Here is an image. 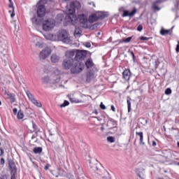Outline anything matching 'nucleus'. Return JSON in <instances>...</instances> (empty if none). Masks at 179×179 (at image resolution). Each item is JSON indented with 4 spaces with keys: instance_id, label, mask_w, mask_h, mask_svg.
Here are the masks:
<instances>
[{
    "instance_id": "6e6552de",
    "label": "nucleus",
    "mask_w": 179,
    "mask_h": 179,
    "mask_svg": "<svg viewBox=\"0 0 179 179\" xmlns=\"http://www.w3.org/2000/svg\"><path fill=\"white\" fill-rule=\"evenodd\" d=\"M104 17H106V15H104L103 13H97L90 16L89 22L90 23H94V22H97L99 19H104Z\"/></svg>"
},
{
    "instance_id": "f704fd0d",
    "label": "nucleus",
    "mask_w": 179,
    "mask_h": 179,
    "mask_svg": "<svg viewBox=\"0 0 179 179\" xmlns=\"http://www.w3.org/2000/svg\"><path fill=\"white\" fill-rule=\"evenodd\" d=\"M132 40V36H129L123 40V43H129Z\"/></svg>"
},
{
    "instance_id": "72a5a7b5",
    "label": "nucleus",
    "mask_w": 179,
    "mask_h": 179,
    "mask_svg": "<svg viewBox=\"0 0 179 179\" xmlns=\"http://www.w3.org/2000/svg\"><path fill=\"white\" fill-rule=\"evenodd\" d=\"M33 128L35 130L36 135H38V132H40V130H37V125L36 124H33Z\"/></svg>"
},
{
    "instance_id": "a878e982",
    "label": "nucleus",
    "mask_w": 179,
    "mask_h": 179,
    "mask_svg": "<svg viewBox=\"0 0 179 179\" xmlns=\"http://www.w3.org/2000/svg\"><path fill=\"white\" fill-rule=\"evenodd\" d=\"M94 78V73H93L92 72H89L87 74V82H90V80H92V79Z\"/></svg>"
},
{
    "instance_id": "0eeeda50",
    "label": "nucleus",
    "mask_w": 179,
    "mask_h": 179,
    "mask_svg": "<svg viewBox=\"0 0 179 179\" xmlns=\"http://www.w3.org/2000/svg\"><path fill=\"white\" fill-rule=\"evenodd\" d=\"M83 71L82 65L78 62L74 61V63L71 69V73H80Z\"/></svg>"
},
{
    "instance_id": "3c124183",
    "label": "nucleus",
    "mask_w": 179,
    "mask_h": 179,
    "mask_svg": "<svg viewBox=\"0 0 179 179\" xmlns=\"http://www.w3.org/2000/svg\"><path fill=\"white\" fill-rule=\"evenodd\" d=\"M2 155H3V150L0 148V156H2Z\"/></svg>"
},
{
    "instance_id": "a211bd4d",
    "label": "nucleus",
    "mask_w": 179,
    "mask_h": 179,
    "mask_svg": "<svg viewBox=\"0 0 179 179\" xmlns=\"http://www.w3.org/2000/svg\"><path fill=\"white\" fill-rule=\"evenodd\" d=\"M173 29H174V27H172V28L171 29H162L160 31V34L162 36H166V34H171V32L173 31Z\"/></svg>"
},
{
    "instance_id": "dca6fc26",
    "label": "nucleus",
    "mask_w": 179,
    "mask_h": 179,
    "mask_svg": "<svg viewBox=\"0 0 179 179\" xmlns=\"http://www.w3.org/2000/svg\"><path fill=\"white\" fill-rule=\"evenodd\" d=\"M123 79L125 80H129L131 78V71L129 69H125L122 73Z\"/></svg>"
},
{
    "instance_id": "4d7b16f0",
    "label": "nucleus",
    "mask_w": 179,
    "mask_h": 179,
    "mask_svg": "<svg viewBox=\"0 0 179 179\" xmlns=\"http://www.w3.org/2000/svg\"><path fill=\"white\" fill-rule=\"evenodd\" d=\"M10 179H16V177H15V175H12Z\"/></svg>"
},
{
    "instance_id": "1a4fd4ad",
    "label": "nucleus",
    "mask_w": 179,
    "mask_h": 179,
    "mask_svg": "<svg viewBox=\"0 0 179 179\" xmlns=\"http://www.w3.org/2000/svg\"><path fill=\"white\" fill-rule=\"evenodd\" d=\"M59 80H60L59 76L55 77V78H53V79L50 78V77H48V76H45L43 78H42V82L45 85H47L48 83L54 85L55 83H58V82H59Z\"/></svg>"
},
{
    "instance_id": "e2e57ef3",
    "label": "nucleus",
    "mask_w": 179,
    "mask_h": 179,
    "mask_svg": "<svg viewBox=\"0 0 179 179\" xmlns=\"http://www.w3.org/2000/svg\"><path fill=\"white\" fill-rule=\"evenodd\" d=\"M178 148H179V142L177 143Z\"/></svg>"
},
{
    "instance_id": "8fccbe9b",
    "label": "nucleus",
    "mask_w": 179,
    "mask_h": 179,
    "mask_svg": "<svg viewBox=\"0 0 179 179\" xmlns=\"http://www.w3.org/2000/svg\"><path fill=\"white\" fill-rule=\"evenodd\" d=\"M110 108H111L112 111L115 112V108L114 107V106L112 105Z\"/></svg>"
},
{
    "instance_id": "e433bc0d",
    "label": "nucleus",
    "mask_w": 179,
    "mask_h": 179,
    "mask_svg": "<svg viewBox=\"0 0 179 179\" xmlns=\"http://www.w3.org/2000/svg\"><path fill=\"white\" fill-rule=\"evenodd\" d=\"M165 94H171V89L167 88V89L165 90Z\"/></svg>"
},
{
    "instance_id": "9d476101",
    "label": "nucleus",
    "mask_w": 179,
    "mask_h": 179,
    "mask_svg": "<svg viewBox=\"0 0 179 179\" xmlns=\"http://www.w3.org/2000/svg\"><path fill=\"white\" fill-rule=\"evenodd\" d=\"M75 62L74 59H64L63 62H62V66L64 69H71L72 66H73V64Z\"/></svg>"
},
{
    "instance_id": "09e8293b",
    "label": "nucleus",
    "mask_w": 179,
    "mask_h": 179,
    "mask_svg": "<svg viewBox=\"0 0 179 179\" xmlns=\"http://www.w3.org/2000/svg\"><path fill=\"white\" fill-rule=\"evenodd\" d=\"M89 5H92V6H94V8H96V4L94 3V2H91V3H88Z\"/></svg>"
},
{
    "instance_id": "49530a36",
    "label": "nucleus",
    "mask_w": 179,
    "mask_h": 179,
    "mask_svg": "<svg viewBox=\"0 0 179 179\" xmlns=\"http://www.w3.org/2000/svg\"><path fill=\"white\" fill-rule=\"evenodd\" d=\"M108 124H113V125H116V124H117V123L115 122V121H113V120H110V121L108 122Z\"/></svg>"
},
{
    "instance_id": "f257e3e1",
    "label": "nucleus",
    "mask_w": 179,
    "mask_h": 179,
    "mask_svg": "<svg viewBox=\"0 0 179 179\" xmlns=\"http://www.w3.org/2000/svg\"><path fill=\"white\" fill-rule=\"evenodd\" d=\"M80 3L78 1H72L70 4V8L66 10V13L68 15L66 17V22L70 23V24H77L80 27L83 29H87L89 26L87 24L89 21L87 20V16L85 15H80L78 17L73 15L76 10L80 9Z\"/></svg>"
},
{
    "instance_id": "aec40b11",
    "label": "nucleus",
    "mask_w": 179,
    "mask_h": 179,
    "mask_svg": "<svg viewBox=\"0 0 179 179\" xmlns=\"http://www.w3.org/2000/svg\"><path fill=\"white\" fill-rule=\"evenodd\" d=\"M136 135L137 136H139L140 138V145H145V142H143V132L142 131H140V132H138L136 131Z\"/></svg>"
},
{
    "instance_id": "473e14b6",
    "label": "nucleus",
    "mask_w": 179,
    "mask_h": 179,
    "mask_svg": "<svg viewBox=\"0 0 179 179\" xmlns=\"http://www.w3.org/2000/svg\"><path fill=\"white\" fill-rule=\"evenodd\" d=\"M66 106H69V101H64V102L60 105V107L62 108L64 107H66Z\"/></svg>"
},
{
    "instance_id": "bb28decb",
    "label": "nucleus",
    "mask_w": 179,
    "mask_h": 179,
    "mask_svg": "<svg viewBox=\"0 0 179 179\" xmlns=\"http://www.w3.org/2000/svg\"><path fill=\"white\" fill-rule=\"evenodd\" d=\"M34 153H35V155H40V153H41V152H43V148L41 147H36L34 148Z\"/></svg>"
},
{
    "instance_id": "c03bdc74",
    "label": "nucleus",
    "mask_w": 179,
    "mask_h": 179,
    "mask_svg": "<svg viewBox=\"0 0 179 179\" xmlns=\"http://www.w3.org/2000/svg\"><path fill=\"white\" fill-rule=\"evenodd\" d=\"M176 52H179V41H178V45H176Z\"/></svg>"
},
{
    "instance_id": "7c9ffc66",
    "label": "nucleus",
    "mask_w": 179,
    "mask_h": 179,
    "mask_svg": "<svg viewBox=\"0 0 179 179\" xmlns=\"http://www.w3.org/2000/svg\"><path fill=\"white\" fill-rule=\"evenodd\" d=\"M107 141L110 143H114V142H115V138H114L113 136H108L107 137Z\"/></svg>"
},
{
    "instance_id": "4468645a",
    "label": "nucleus",
    "mask_w": 179,
    "mask_h": 179,
    "mask_svg": "<svg viewBox=\"0 0 179 179\" xmlns=\"http://www.w3.org/2000/svg\"><path fill=\"white\" fill-rule=\"evenodd\" d=\"M135 13H136V8H134L131 12H129V10H124L122 17H127V16H129V17H132V16L135 15Z\"/></svg>"
},
{
    "instance_id": "69168bd1",
    "label": "nucleus",
    "mask_w": 179,
    "mask_h": 179,
    "mask_svg": "<svg viewBox=\"0 0 179 179\" xmlns=\"http://www.w3.org/2000/svg\"><path fill=\"white\" fill-rule=\"evenodd\" d=\"M145 123L148 124V120H145Z\"/></svg>"
},
{
    "instance_id": "39448f33",
    "label": "nucleus",
    "mask_w": 179,
    "mask_h": 179,
    "mask_svg": "<svg viewBox=\"0 0 179 179\" xmlns=\"http://www.w3.org/2000/svg\"><path fill=\"white\" fill-rule=\"evenodd\" d=\"M47 2V0H41L38 4V8L36 10V15L38 17H43V16H45V6L43 3H45Z\"/></svg>"
},
{
    "instance_id": "4be33fe9",
    "label": "nucleus",
    "mask_w": 179,
    "mask_h": 179,
    "mask_svg": "<svg viewBox=\"0 0 179 179\" xmlns=\"http://www.w3.org/2000/svg\"><path fill=\"white\" fill-rule=\"evenodd\" d=\"M74 26H76L74 36H80V34H82V29H80V27L76 24Z\"/></svg>"
},
{
    "instance_id": "603ef678",
    "label": "nucleus",
    "mask_w": 179,
    "mask_h": 179,
    "mask_svg": "<svg viewBox=\"0 0 179 179\" xmlns=\"http://www.w3.org/2000/svg\"><path fill=\"white\" fill-rule=\"evenodd\" d=\"M131 55H132L133 59L135 58V55L134 54V52H131Z\"/></svg>"
},
{
    "instance_id": "412c9836",
    "label": "nucleus",
    "mask_w": 179,
    "mask_h": 179,
    "mask_svg": "<svg viewBox=\"0 0 179 179\" xmlns=\"http://www.w3.org/2000/svg\"><path fill=\"white\" fill-rule=\"evenodd\" d=\"M50 59L53 64H57V62L59 61V57L55 54H53L50 57Z\"/></svg>"
},
{
    "instance_id": "4c0bfd02",
    "label": "nucleus",
    "mask_w": 179,
    "mask_h": 179,
    "mask_svg": "<svg viewBox=\"0 0 179 179\" xmlns=\"http://www.w3.org/2000/svg\"><path fill=\"white\" fill-rule=\"evenodd\" d=\"M137 30L138 31H142V30H143V27L141 24L138 25L137 27Z\"/></svg>"
},
{
    "instance_id": "393cba45",
    "label": "nucleus",
    "mask_w": 179,
    "mask_h": 179,
    "mask_svg": "<svg viewBox=\"0 0 179 179\" xmlns=\"http://www.w3.org/2000/svg\"><path fill=\"white\" fill-rule=\"evenodd\" d=\"M24 117V113H23V110H20L17 113V120H23Z\"/></svg>"
},
{
    "instance_id": "864d4df0",
    "label": "nucleus",
    "mask_w": 179,
    "mask_h": 179,
    "mask_svg": "<svg viewBox=\"0 0 179 179\" xmlns=\"http://www.w3.org/2000/svg\"><path fill=\"white\" fill-rule=\"evenodd\" d=\"M157 143L156 141H152V146H156Z\"/></svg>"
},
{
    "instance_id": "c85d7f7f",
    "label": "nucleus",
    "mask_w": 179,
    "mask_h": 179,
    "mask_svg": "<svg viewBox=\"0 0 179 179\" xmlns=\"http://www.w3.org/2000/svg\"><path fill=\"white\" fill-rule=\"evenodd\" d=\"M26 94H27V96L28 99L32 103H33V101H34V100H36L35 98H34V96H33V94L29 91L27 92Z\"/></svg>"
},
{
    "instance_id": "79ce46f5",
    "label": "nucleus",
    "mask_w": 179,
    "mask_h": 179,
    "mask_svg": "<svg viewBox=\"0 0 179 179\" xmlns=\"http://www.w3.org/2000/svg\"><path fill=\"white\" fill-rule=\"evenodd\" d=\"M57 17H60L59 22H62V20L64 19V16L62 15L59 14Z\"/></svg>"
},
{
    "instance_id": "052dcab7",
    "label": "nucleus",
    "mask_w": 179,
    "mask_h": 179,
    "mask_svg": "<svg viewBox=\"0 0 179 179\" xmlns=\"http://www.w3.org/2000/svg\"><path fill=\"white\" fill-rule=\"evenodd\" d=\"M95 118H96V120H98V121H101V120H100V119H99V117H95Z\"/></svg>"
},
{
    "instance_id": "5701e85b",
    "label": "nucleus",
    "mask_w": 179,
    "mask_h": 179,
    "mask_svg": "<svg viewBox=\"0 0 179 179\" xmlns=\"http://www.w3.org/2000/svg\"><path fill=\"white\" fill-rule=\"evenodd\" d=\"M94 65V64L93 63V60H92L91 59H88L85 62V66H87L88 69L90 68H92V66H93Z\"/></svg>"
},
{
    "instance_id": "ea45409f",
    "label": "nucleus",
    "mask_w": 179,
    "mask_h": 179,
    "mask_svg": "<svg viewBox=\"0 0 179 179\" xmlns=\"http://www.w3.org/2000/svg\"><path fill=\"white\" fill-rule=\"evenodd\" d=\"M100 108H101V110H106V106L103 104L102 102L100 104Z\"/></svg>"
},
{
    "instance_id": "680f3d73",
    "label": "nucleus",
    "mask_w": 179,
    "mask_h": 179,
    "mask_svg": "<svg viewBox=\"0 0 179 179\" xmlns=\"http://www.w3.org/2000/svg\"><path fill=\"white\" fill-rule=\"evenodd\" d=\"M155 62H156V68H157V61H156Z\"/></svg>"
},
{
    "instance_id": "f8f14e48",
    "label": "nucleus",
    "mask_w": 179,
    "mask_h": 179,
    "mask_svg": "<svg viewBox=\"0 0 179 179\" xmlns=\"http://www.w3.org/2000/svg\"><path fill=\"white\" fill-rule=\"evenodd\" d=\"M51 54V48H45L39 55V57L41 59H45V58H48Z\"/></svg>"
},
{
    "instance_id": "20e7f679",
    "label": "nucleus",
    "mask_w": 179,
    "mask_h": 179,
    "mask_svg": "<svg viewBox=\"0 0 179 179\" xmlns=\"http://www.w3.org/2000/svg\"><path fill=\"white\" fill-rule=\"evenodd\" d=\"M55 27V20L52 18L44 20L42 22V29L44 31H51Z\"/></svg>"
},
{
    "instance_id": "b1692460",
    "label": "nucleus",
    "mask_w": 179,
    "mask_h": 179,
    "mask_svg": "<svg viewBox=\"0 0 179 179\" xmlns=\"http://www.w3.org/2000/svg\"><path fill=\"white\" fill-rule=\"evenodd\" d=\"M157 3H162V0H157L153 3L152 8L155 10H160V8H159Z\"/></svg>"
},
{
    "instance_id": "58836bf2",
    "label": "nucleus",
    "mask_w": 179,
    "mask_h": 179,
    "mask_svg": "<svg viewBox=\"0 0 179 179\" xmlns=\"http://www.w3.org/2000/svg\"><path fill=\"white\" fill-rule=\"evenodd\" d=\"M85 45L87 47V48H90L92 47V45L89 42L85 43Z\"/></svg>"
},
{
    "instance_id": "de8ad7c7",
    "label": "nucleus",
    "mask_w": 179,
    "mask_h": 179,
    "mask_svg": "<svg viewBox=\"0 0 179 179\" xmlns=\"http://www.w3.org/2000/svg\"><path fill=\"white\" fill-rule=\"evenodd\" d=\"M9 8H13V12H14L15 8H13V2L10 3Z\"/></svg>"
},
{
    "instance_id": "ddd939ff",
    "label": "nucleus",
    "mask_w": 179,
    "mask_h": 179,
    "mask_svg": "<svg viewBox=\"0 0 179 179\" xmlns=\"http://www.w3.org/2000/svg\"><path fill=\"white\" fill-rule=\"evenodd\" d=\"M77 52L78 49L67 50L66 52V58H67L68 59H73V57L76 56Z\"/></svg>"
},
{
    "instance_id": "6e6d98bb",
    "label": "nucleus",
    "mask_w": 179,
    "mask_h": 179,
    "mask_svg": "<svg viewBox=\"0 0 179 179\" xmlns=\"http://www.w3.org/2000/svg\"><path fill=\"white\" fill-rule=\"evenodd\" d=\"M94 113L96 114V115H97V114H99V112L97 111V110H95L94 111Z\"/></svg>"
},
{
    "instance_id": "f03ea898",
    "label": "nucleus",
    "mask_w": 179,
    "mask_h": 179,
    "mask_svg": "<svg viewBox=\"0 0 179 179\" xmlns=\"http://www.w3.org/2000/svg\"><path fill=\"white\" fill-rule=\"evenodd\" d=\"M94 171H96L95 177H97L99 179H111L108 171L103 169H101L97 165L94 166Z\"/></svg>"
},
{
    "instance_id": "338daca9",
    "label": "nucleus",
    "mask_w": 179,
    "mask_h": 179,
    "mask_svg": "<svg viewBox=\"0 0 179 179\" xmlns=\"http://www.w3.org/2000/svg\"><path fill=\"white\" fill-rule=\"evenodd\" d=\"M1 104H2V102H1V101H0V106H1Z\"/></svg>"
},
{
    "instance_id": "c756f323",
    "label": "nucleus",
    "mask_w": 179,
    "mask_h": 179,
    "mask_svg": "<svg viewBox=\"0 0 179 179\" xmlns=\"http://www.w3.org/2000/svg\"><path fill=\"white\" fill-rule=\"evenodd\" d=\"M127 108H128V113H131V98L127 97Z\"/></svg>"
},
{
    "instance_id": "c9c22d12",
    "label": "nucleus",
    "mask_w": 179,
    "mask_h": 179,
    "mask_svg": "<svg viewBox=\"0 0 179 179\" xmlns=\"http://www.w3.org/2000/svg\"><path fill=\"white\" fill-rule=\"evenodd\" d=\"M150 38H148V37H146V36H141V37L140 38V40L144 41H148V40H150Z\"/></svg>"
},
{
    "instance_id": "a18cd8bd",
    "label": "nucleus",
    "mask_w": 179,
    "mask_h": 179,
    "mask_svg": "<svg viewBox=\"0 0 179 179\" xmlns=\"http://www.w3.org/2000/svg\"><path fill=\"white\" fill-rule=\"evenodd\" d=\"M0 164H5V159L1 158V161H0Z\"/></svg>"
},
{
    "instance_id": "2eb2a0df",
    "label": "nucleus",
    "mask_w": 179,
    "mask_h": 179,
    "mask_svg": "<svg viewBox=\"0 0 179 179\" xmlns=\"http://www.w3.org/2000/svg\"><path fill=\"white\" fill-rule=\"evenodd\" d=\"M136 173L139 178L145 179V169L143 168L136 169Z\"/></svg>"
},
{
    "instance_id": "9b49d317",
    "label": "nucleus",
    "mask_w": 179,
    "mask_h": 179,
    "mask_svg": "<svg viewBox=\"0 0 179 179\" xmlns=\"http://www.w3.org/2000/svg\"><path fill=\"white\" fill-rule=\"evenodd\" d=\"M31 41L36 45V47H38V48H43V40H41V38L37 36H32Z\"/></svg>"
},
{
    "instance_id": "6ab92c4d",
    "label": "nucleus",
    "mask_w": 179,
    "mask_h": 179,
    "mask_svg": "<svg viewBox=\"0 0 179 179\" xmlns=\"http://www.w3.org/2000/svg\"><path fill=\"white\" fill-rule=\"evenodd\" d=\"M7 97L9 99L10 103H15L16 101V95L15 94L8 93L7 94Z\"/></svg>"
},
{
    "instance_id": "2f4dec72",
    "label": "nucleus",
    "mask_w": 179,
    "mask_h": 179,
    "mask_svg": "<svg viewBox=\"0 0 179 179\" xmlns=\"http://www.w3.org/2000/svg\"><path fill=\"white\" fill-rule=\"evenodd\" d=\"M32 103L34 104V106H36V107H41L42 106L41 102L37 101L36 99L33 101Z\"/></svg>"
},
{
    "instance_id": "0e129e2a",
    "label": "nucleus",
    "mask_w": 179,
    "mask_h": 179,
    "mask_svg": "<svg viewBox=\"0 0 179 179\" xmlns=\"http://www.w3.org/2000/svg\"><path fill=\"white\" fill-rule=\"evenodd\" d=\"M10 3H12V0H8Z\"/></svg>"
},
{
    "instance_id": "cd10ccee",
    "label": "nucleus",
    "mask_w": 179,
    "mask_h": 179,
    "mask_svg": "<svg viewBox=\"0 0 179 179\" xmlns=\"http://www.w3.org/2000/svg\"><path fill=\"white\" fill-rule=\"evenodd\" d=\"M69 100L71 103H83V101L82 100H79L75 97H72V96H70L69 97Z\"/></svg>"
},
{
    "instance_id": "a19ab883",
    "label": "nucleus",
    "mask_w": 179,
    "mask_h": 179,
    "mask_svg": "<svg viewBox=\"0 0 179 179\" xmlns=\"http://www.w3.org/2000/svg\"><path fill=\"white\" fill-rule=\"evenodd\" d=\"M13 113L14 115H16V114H17V108H14L13 109Z\"/></svg>"
},
{
    "instance_id": "774afa93",
    "label": "nucleus",
    "mask_w": 179,
    "mask_h": 179,
    "mask_svg": "<svg viewBox=\"0 0 179 179\" xmlns=\"http://www.w3.org/2000/svg\"><path fill=\"white\" fill-rule=\"evenodd\" d=\"M98 34L100 35V32H99Z\"/></svg>"
},
{
    "instance_id": "5fc2aeb1",
    "label": "nucleus",
    "mask_w": 179,
    "mask_h": 179,
    "mask_svg": "<svg viewBox=\"0 0 179 179\" xmlns=\"http://www.w3.org/2000/svg\"><path fill=\"white\" fill-rule=\"evenodd\" d=\"M10 16H11V17H15V13L13 12V13H11Z\"/></svg>"
},
{
    "instance_id": "423d86ee",
    "label": "nucleus",
    "mask_w": 179,
    "mask_h": 179,
    "mask_svg": "<svg viewBox=\"0 0 179 179\" xmlns=\"http://www.w3.org/2000/svg\"><path fill=\"white\" fill-rule=\"evenodd\" d=\"M86 57H87V51L77 50L74 59L76 62H79L80 61H83Z\"/></svg>"
},
{
    "instance_id": "bf43d9fd",
    "label": "nucleus",
    "mask_w": 179,
    "mask_h": 179,
    "mask_svg": "<svg viewBox=\"0 0 179 179\" xmlns=\"http://www.w3.org/2000/svg\"><path fill=\"white\" fill-rule=\"evenodd\" d=\"M101 131H104V127H101Z\"/></svg>"
},
{
    "instance_id": "13d9d810",
    "label": "nucleus",
    "mask_w": 179,
    "mask_h": 179,
    "mask_svg": "<svg viewBox=\"0 0 179 179\" xmlns=\"http://www.w3.org/2000/svg\"><path fill=\"white\" fill-rule=\"evenodd\" d=\"M36 136H37V134L33 135L32 137H31V139H34V138H36Z\"/></svg>"
},
{
    "instance_id": "37998d69",
    "label": "nucleus",
    "mask_w": 179,
    "mask_h": 179,
    "mask_svg": "<svg viewBox=\"0 0 179 179\" xmlns=\"http://www.w3.org/2000/svg\"><path fill=\"white\" fill-rule=\"evenodd\" d=\"M51 167V165L50 164H47L45 166V170H48Z\"/></svg>"
},
{
    "instance_id": "7ed1b4c3",
    "label": "nucleus",
    "mask_w": 179,
    "mask_h": 179,
    "mask_svg": "<svg viewBox=\"0 0 179 179\" xmlns=\"http://www.w3.org/2000/svg\"><path fill=\"white\" fill-rule=\"evenodd\" d=\"M57 41H62L65 44L71 43V37L68 36V32L65 29H62L57 33Z\"/></svg>"
},
{
    "instance_id": "f3484780",
    "label": "nucleus",
    "mask_w": 179,
    "mask_h": 179,
    "mask_svg": "<svg viewBox=\"0 0 179 179\" xmlns=\"http://www.w3.org/2000/svg\"><path fill=\"white\" fill-rule=\"evenodd\" d=\"M46 40H50V41H57V36L52 34H47L44 35Z\"/></svg>"
}]
</instances>
